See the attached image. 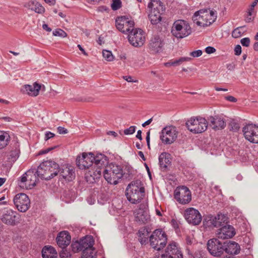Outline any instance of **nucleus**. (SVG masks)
Listing matches in <instances>:
<instances>
[{
    "instance_id": "11",
    "label": "nucleus",
    "mask_w": 258,
    "mask_h": 258,
    "mask_svg": "<svg viewBox=\"0 0 258 258\" xmlns=\"http://www.w3.org/2000/svg\"><path fill=\"white\" fill-rule=\"evenodd\" d=\"M128 40L130 44L133 46L141 47L145 42V34L140 29H134L128 34Z\"/></svg>"
},
{
    "instance_id": "49",
    "label": "nucleus",
    "mask_w": 258,
    "mask_h": 258,
    "mask_svg": "<svg viewBox=\"0 0 258 258\" xmlns=\"http://www.w3.org/2000/svg\"><path fill=\"white\" fill-rule=\"evenodd\" d=\"M136 127L135 126H131L129 128L124 130V134L125 135L133 134L136 131Z\"/></svg>"
},
{
    "instance_id": "28",
    "label": "nucleus",
    "mask_w": 258,
    "mask_h": 258,
    "mask_svg": "<svg viewBox=\"0 0 258 258\" xmlns=\"http://www.w3.org/2000/svg\"><path fill=\"white\" fill-rule=\"evenodd\" d=\"M211 224L215 227H222L228 222V218L224 214H219L210 219Z\"/></svg>"
},
{
    "instance_id": "6",
    "label": "nucleus",
    "mask_w": 258,
    "mask_h": 258,
    "mask_svg": "<svg viewBox=\"0 0 258 258\" xmlns=\"http://www.w3.org/2000/svg\"><path fill=\"white\" fill-rule=\"evenodd\" d=\"M191 28L188 22L183 20H177L173 24L171 33L177 38L186 37L191 33Z\"/></svg>"
},
{
    "instance_id": "9",
    "label": "nucleus",
    "mask_w": 258,
    "mask_h": 258,
    "mask_svg": "<svg viewBox=\"0 0 258 258\" xmlns=\"http://www.w3.org/2000/svg\"><path fill=\"white\" fill-rule=\"evenodd\" d=\"M160 139L165 144H171L177 138L178 132L173 125L164 127L160 134Z\"/></svg>"
},
{
    "instance_id": "24",
    "label": "nucleus",
    "mask_w": 258,
    "mask_h": 258,
    "mask_svg": "<svg viewBox=\"0 0 258 258\" xmlns=\"http://www.w3.org/2000/svg\"><path fill=\"white\" fill-rule=\"evenodd\" d=\"M41 88V85L34 83L33 85H25L23 87L22 91L30 96H36L38 95Z\"/></svg>"
},
{
    "instance_id": "57",
    "label": "nucleus",
    "mask_w": 258,
    "mask_h": 258,
    "mask_svg": "<svg viewBox=\"0 0 258 258\" xmlns=\"http://www.w3.org/2000/svg\"><path fill=\"white\" fill-rule=\"evenodd\" d=\"M225 99L227 100L232 102H235L237 101L236 98L232 96H226L225 97Z\"/></svg>"
},
{
    "instance_id": "60",
    "label": "nucleus",
    "mask_w": 258,
    "mask_h": 258,
    "mask_svg": "<svg viewBox=\"0 0 258 258\" xmlns=\"http://www.w3.org/2000/svg\"><path fill=\"white\" fill-rule=\"evenodd\" d=\"M123 79L128 82H136L137 81H134L130 76H124Z\"/></svg>"
},
{
    "instance_id": "61",
    "label": "nucleus",
    "mask_w": 258,
    "mask_h": 258,
    "mask_svg": "<svg viewBox=\"0 0 258 258\" xmlns=\"http://www.w3.org/2000/svg\"><path fill=\"white\" fill-rule=\"evenodd\" d=\"M77 47H78V48L79 49V50L80 51H82V52L85 55H86L87 56L88 55V53L85 51V50H84V49L81 46V45L80 44H78L77 45Z\"/></svg>"
},
{
    "instance_id": "42",
    "label": "nucleus",
    "mask_w": 258,
    "mask_h": 258,
    "mask_svg": "<svg viewBox=\"0 0 258 258\" xmlns=\"http://www.w3.org/2000/svg\"><path fill=\"white\" fill-rule=\"evenodd\" d=\"M102 55L104 58L106 59L107 61H112L114 59V57L112 55V53L110 51L103 50L102 51Z\"/></svg>"
},
{
    "instance_id": "5",
    "label": "nucleus",
    "mask_w": 258,
    "mask_h": 258,
    "mask_svg": "<svg viewBox=\"0 0 258 258\" xmlns=\"http://www.w3.org/2000/svg\"><path fill=\"white\" fill-rule=\"evenodd\" d=\"M103 176L109 183L115 185L123 176L122 169L119 165L111 163L104 168Z\"/></svg>"
},
{
    "instance_id": "1",
    "label": "nucleus",
    "mask_w": 258,
    "mask_h": 258,
    "mask_svg": "<svg viewBox=\"0 0 258 258\" xmlns=\"http://www.w3.org/2000/svg\"><path fill=\"white\" fill-rule=\"evenodd\" d=\"M76 164L80 169H85L94 164L99 166L107 165V159L106 156L102 154L95 155L91 152H84L81 155L77 156Z\"/></svg>"
},
{
    "instance_id": "56",
    "label": "nucleus",
    "mask_w": 258,
    "mask_h": 258,
    "mask_svg": "<svg viewBox=\"0 0 258 258\" xmlns=\"http://www.w3.org/2000/svg\"><path fill=\"white\" fill-rule=\"evenodd\" d=\"M250 43V40L248 38H243V46H248Z\"/></svg>"
},
{
    "instance_id": "41",
    "label": "nucleus",
    "mask_w": 258,
    "mask_h": 258,
    "mask_svg": "<svg viewBox=\"0 0 258 258\" xmlns=\"http://www.w3.org/2000/svg\"><path fill=\"white\" fill-rule=\"evenodd\" d=\"M229 127L230 130L236 132L239 129L240 125L237 120L234 119H232L229 123Z\"/></svg>"
},
{
    "instance_id": "55",
    "label": "nucleus",
    "mask_w": 258,
    "mask_h": 258,
    "mask_svg": "<svg viewBox=\"0 0 258 258\" xmlns=\"http://www.w3.org/2000/svg\"><path fill=\"white\" fill-rule=\"evenodd\" d=\"M57 131L60 134H66L68 133V130L61 126L58 127Z\"/></svg>"
},
{
    "instance_id": "10",
    "label": "nucleus",
    "mask_w": 258,
    "mask_h": 258,
    "mask_svg": "<svg viewBox=\"0 0 258 258\" xmlns=\"http://www.w3.org/2000/svg\"><path fill=\"white\" fill-rule=\"evenodd\" d=\"M37 179V176L34 171L29 170L22 176L18 184L22 188L31 189L36 185Z\"/></svg>"
},
{
    "instance_id": "53",
    "label": "nucleus",
    "mask_w": 258,
    "mask_h": 258,
    "mask_svg": "<svg viewBox=\"0 0 258 258\" xmlns=\"http://www.w3.org/2000/svg\"><path fill=\"white\" fill-rule=\"evenodd\" d=\"M205 51L208 54H211L216 51V49L212 46H208L205 48Z\"/></svg>"
},
{
    "instance_id": "31",
    "label": "nucleus",
    "mask_w": 258,
    "mask_h": 258,
    "mask_svg": "<svg viewBox=\"0 0 258 258\" xmlns=\"http://www.w3.org/2000/svg\"><path fill=\"white\" fill-rule=\"evenodd\" d=\"M24 7L37 13L42 14L44 12L45 9L38 2L36 1H30L24 5Z\"/></svg>"
},
{
    "instance_id": "30",
    "label": "nucleus",
    "mask_w": 258,
    "mask_h": 258,
    "mask_svg": "<svg viewBox=\"0 0 258 258\" xmlns=\"http://www.w3.org/2000/svg\"><path fill=\"white\" fill-rule=\"evenodd\" d=\"M134 215L136 221L145 223L150 219V215L146 210L141 208L135 210Z\"/></svg>"
},
{
    "instance_id": "47",
    "label": "nucleus",
    "mask_w": 258,
    "mask_h": 258,
    "mask_svg": "<svg viewBox=\"0 0 258 258\" xmlns=\"http://www.w3.org/2000/svg\"><path fill=\"white\" fill-rule=\"evenodd\" d=\"M60 258H71V254L70 252L64 248H62V250L59 253Z\"/></svg>"
},
{
    "instance_id": "21",
    "label": "nucleus",
    "mask_w": 258,
    "mask_h": 258,
    "mask_svg": "<svg viewBox=\"0 0 258 258\" xmlns=\"http://www.w3.org/2000/svg\"><path fill=\"white\" fill-rule=\"evenodd\" d=\"M59 178H63L68 181H72L75 177V173L73 168L71 166H62L58 167Z\"/></svg>"
},
{
    "instance_id": "36",
    "label": "nucleus",
    "mask_w": 258,
    "mask_h": 258,
    "mask_svg": "<svg viewBox=\"0 0 258 258\" xmlns=\"http://www.w3.org/2000/svg\"><path fill=\"white\" fill-rule=\"evenodd\" d=\"M148 7L150 9L155 8L156 11L164 12L165 11V7L163 4L159 0H154L153 2L148 4Z\"/></svg>"
},
{
    "instance_id": "45",
    "label": "nucleus",
    "mask_w": 258,
    "mask_h": 258,
    "mask_svg": "<svg viewBox=\"0 0 258 258\" xmlns=\"http://www.w3.org/2000/svg\"><path fill=\"white\" fill-rule=\"evenodd\" d=\"M72 249L75 252L83 250L81 241L80 242H75L72 244Z\"/></svg>"
},
{
    "instance_id": "58",
    "label": "nucleus",
    "mask_w": 258,
    "mask_h": 258,
    "mask_svg": "<svg viewBox=\"0 0 258 258\" xmlns=\"http://www.w3.org/2000/svg\"><path fill=\"white\" fill-rule=\"evenodd\" d=\"M54 148L53 147H51V148H48L45 150H41L40 151V153L39 154H46L47 153H48L49 151H50L51 150H52V149H53Z\"/></svg>"
},
{
    "instance_id": "52",
    "label": "nucleus",
    "mask_w": 258,
    "mask_h": 258,
    "mask_svg": "<svg viewBox=\"0 0 258 258\" xmlns=\"http://www.w3.org/2000/svg\"><path fill=\"white\" fill-rule=\"evenodd\" d=\"M241 53V47L240 45H237L234 48V54L236 55H239Z\"/></svg>"
},
{
    "instance_id": "40",
    "label": "nucleus",
    "mask_w": 258,
    "mask_h": 258,
    "mask_svg": "<svg viewBox=\"0 0 258 258\" xmlns=\"http://www.w3.org/2000/svg\"><path fill=\"white\" fill-rule=\"evenodd\" d=\"M191 58L188 57H181L178 59L173 60L172 66L177 67L181 64L183 62L188 61L190 60Z\"/></svg>"
},
{
    "instance_id": "3",
    "label": "nucleus",
    "mask_w": 258,
    "mask_h": 258,
    "mask_svg": "<svg viewBox=\"0 0 258 258\" xmlns=\"http://www.w3.org/2000/svg\"><path fill=\"white\" fill-rule=\"evenodd\" d=\"M125 195L131 203H139L145 196V188L142 182L139 180L132 181L127 186Z\"/></svg>"
},
{
    "instance_id": "48",
    "label": "nucleus",
    "mask_w": 258,
    "mask_h": 258,
    "mask_svg": "<svg viewBox=\"0 0 258 258\" xmlns=\"http://www.w3.org/2000/svg\"><path fill=\"white\" fill-rule=\"evenodd\" d=\"M19 150L17 149L10 152V157L13 160H15L19 157Z\"/></svg>"
},
{
    "instance_id": "64",
    "label": "nucleus",
    "mask_w": 258,
    "mask_h": 258,
    "mask_svg": "<svg viewBox=\"0 0 258 258\" xmlns=\"http://www.w3.org/2000/svg\"><path fill=\"white\" fill-rule=\"evenodd\" d=\"M44 1L50 6L54 5L55 4V0H44Z\"/></svg>"
},
{
    "instance_id": "25",
    "label": "nucleus",
    "mask_w": 258,
    "mask_h": 258,
    "mask_svg": "<svg viewBox=\"0 0 258 258\" xmlns=\"http://www.w3.org/2000/svg\"><path fill=\"white\" fill-rule=\"evenodd\" d=\"M83 249H84V257L87 258L86 255L88 252L92 251L94 245V240L91 236H86L81 240Z\"/></svg>"
},
{
    "instance_id": "20",
    "label": "nucleus",
    "mask_w": 258,
    "mask_h": 258,
    "mask_svg": "<svg viewBox=\"0 0 258 258\" xmlns=\"http://www.w3.org/2000/svg\"><path fill=\"white\" fill-rule=\"evenodd\" d=\"M106 165L101 166L94 164L92 165L91 170H89L85 175L87 182L93 183L96 181V180L99 179Z\"/></svg>"
},
{
    "instance_id": "13",
    "label": "nucleus",
    "mask_w": 258,
    "mask_h": 258,
    "mask_svg": "<svg viewBox=\"0 0 258 258\" xmlns=\"http://www.w3.org/2000/svg\"><path fill=\"white\" fill-rule=\"evenodd\" d=\"M174 198L180 204L185 205L191 200V195L189 189L185 186L177 187L174 190Z\"/></svg>"
},
{
    "instance_id": "23",
    "label": "nucleus",
    "mask_w": 258,
    "mask_h": 258,
    "mask_svg": "<svg viewBox=\"0 0 258 258\" xmlns=\"http://www.w3.org/2000/svg\"><path fill=\"white\" fill-rule=\"evenodd\" d=\"M71 236L67 231H61L59 233L56 241L58 245L62 248H65L71 242Z\"/></svg>"
},
{
    "instance_id": "59",
    "label": "nucleus",
    "mask_w": 258,
    "mask_h": 258,
    "mask_svg": "<svg viewBox=\"0 0 258 258\" xmlns=\"http://www.w3.org/2000/svg\"><path fill=\"white\" fill-rule=\"evenodd\" d=\"M257 3L258 0H254L248 8L252 10H254V7L257 5Z\"/></svg>"
},
{
    "instance_id": "4",
    "label": "nucleus",
    "mask_w": 258,
    "mask_h": 258,
    "mask_svg": "<svg viewBox=\"0 0 258 258\" xmlns=\"http://www.w3.org/2000/svg\"><path fill=\"white\" fill-rule=\"evenodd\" d=\"M58 164L52 161H46L38 167L37 176L45 180H49L58 174Z\"/></svg>"
},
{
    "instance_id": "14",
    "label": "nucleus",
    "mask_w": 258,
    "mask_h": 258,
    "mask_svg": "<svg viewBox=\"0 0 258 258\" xmlns=\"http://www.w3.org/2000/svg\"><path fill=\"white\" fill-rule=\"evenodd\" d=\"M117 29L124 34H129L134 29V22L125 16L118 17L115 21Z\"/></svg>"
},
{
    "instance_id": "51",
    "label": "nucleus",
    "mask_w": 258,
    "mask_h": 258,
    "mask_svg": "<svg viewBox=\"0 0 258 258\" xmlns=\"http://www.w3.org/2000/svg\"><path fill=\"white\" fill-rule=\"evenodd\" d=\"M202 54V51L201 50H197L193 51L190 53V55L194 57H198Z\"/></svg>"
},
{
    "instance_id": "43",
    "label": "nucleus",
    "mask_w": 258,
    "mask_h": 258,
    "mask_svg": "<svg viewBox=\"0 0 258 258\" xmlns=\"http://www.w3.org/2000/svg\"><path fill=\"white\" fill-rule=\"evenodd\" d=\"M122 6L121 0H112V4L111 5V9L113 11H116L119 9Z\"/></svg>"
},
{
    "instance_id": "29",
    "label": "nucleus",
    "mask_w": 258,
    "mask_h": 258,
    "mask_svg": "<svg viewBox=\"0 0 258 258\" xmlns=\"http://www.w3.org/2000/svg\"><path fill=\"white\" fill-rule=\"evenodd\" d=\"M163 43L161 39L158 36H154L150 40L149 48L153 52H158L162 49Z\"/></svg>"
},
{
    "instance_id": "37",
    "label": "nucleus",
    "mask_w": 258,
    "mask_h": 258,
    "mask_svg": "<svg viewBox=\"0 0 258 258\" xmlns=\"http://www.w3.org/2000/svg\"><path fill=\"white\" fill-rule=\"evenodd\" d=\"M138 234L139 240L141 243L142 244H146L148 240V238H150L148 230L145 228L141 229L139 231Z\"/></svg>"
},
{
    "instance_id": "7",
    "label": "nucleus",
    "mask_w": 258,
    "mask_h": 258,
    "mask_svg": "<svg viewBox=\"0 0 258 258\" xmlns=\"http://www.w3.org/2000/svg\"><path fill=\"white\" fill-rule=\"evenodd\" d=\"M208 121L201 116L190 117L186 122L188 130L195 134L204 132L208 127Z\"/></svg>"
},
{
    "instance_id": "22",
    "label": "nucleus",
    "mask_w": 258,
    "mask_h": 258,
    "mask_svg": "<svg viewBox=\"0 0 258 258\" xmlns=\"http://www.w3.org/2000/svg\"><path fill=\"white\" fill-rule=\"evenodd\" d=\"M235 234L234 228L230 225L221 227L217 231V236L222 239L232 238Z\"/></svg>"
},
{
    "instance_id": "26",
    "label": "nucleus",
    "mask_w": 258,
    "mask_h": 258,
    "mask_svg": "<svg viewBox=\"0 0 258 258\" xmlns=\"http://www.w3.org/2000/svg\"><path fill=\"white\" fill-rule=\"evenodd\" d=\"M240 250V246L234 241H229L224 243V251L228 254H237Z\"/></svg>"
},
{
    "instance_id": "63",
    "label": "nucleus",
    "mask_w": 258,
    "mask_h": 258,
    "mask_svg": "<svg viewBox=\"0 0 258 258\" xmlns=\"http://www.w3.org/2000/svg\"><path fill=\"white\" fill-rule=\"evenodd\" d=\"M42 28L44 30H45L47 32H50L51 31V29L49 28L48 26L46 24H43Z\"/></svg>"
},
{
    "instance_id": "19",
    "label": "nucleus",
    "mask_w": 258,
    "mask_h": 258,
    "mask_svg": "<svg viewBox=\"0 0 258 258\" xmlns=\"http://www.w3.org/2000/svg\"><path fill=\"white\" fill-rule=\"evenodd\" d=\"M1 220L7 225L14 226L19 222L20 215L16 211L9 209L4 213Z\"/></svg>"
},
{
    "instance_id": "39",
    "label": "nucleus",
    "mask_w": 258,
    "mask_h": 258,
    "mask_svg": "<svg viewBox=\"0 0 258 258\" xmlns=\"http://www.w3.org/2000/svg\"><path fill=\"white\" fill-rule=\"evenodd\" d=\"M249 233L246 234L244 237H243V242L245 243L246 249H247V254L249 255L250 253V248L252 243V239L249 237ZM244 244L243 243V245Z\"/></svg>"
},
{
    "instance_id": "50",
    "label": "nucleus",
    "mask_w": 258,
    "mask_h": 258,
    "mask_svg": "<svg viewBox=\"0 0 258 258\" xmlns=\"http://www.w3.org/2000/svg\"><path fill=\"white\" fill-rule=\"evenodd\" d=\"M86 254H87L86 255L85 257L87 258H94V256L95 255L94 248H92V251L91 252H88ZM82 258H85L84 257V249L82 250Z\"/></svg>"
},
{
    "instance_id": "62",
    "label": "nucleus",
    "mask_w": 258,
    "mask_h": 258,
    "mask_svg": "<svg viewBox=\"0 0 258 258\" xmlns=\"http://www.w3.org/2000/svg\"><path fill=\"white\" fill-rule=\"evenodd\" d=\"M0 119H3L6 122H10L12 120V118L8 116L0 117Z\"/></svg>"
},
{
    "instance_id": "15",
    "label": "nucleus",
    "mask_w": 258,
    "mask_h": 258,
    "mask_svg": "<svg viewBox=\"0 0 258 258\" xmlns=\"http://www.w3.org/2000/svg\"><path fill=\"white\" fill-rule=\"evenodd\" d=\"M13 201L17 209L21 212H25L30 208V199L25 194L21 193L16 195Z\"/></svg>"
},
{
    "instance_id": "18",
    "label": "nucleus",
    "mask_w": 258,
    "mask_h": 258,
    "mask_svg": "<svg viewBox=\"0 0 258 258\" xmlns=\"http://www.w3.org/2000/svg\"><path fill=\"white\" fill-rule=\"evenodd\" d=\"M207 248L210 254L214 256H220L224 251V245L217 239H211L207 242Z\"/></svg>"
},
{
    "instance_id": "2",
    "label": "nucleus",
    "mask_w": 258,
    "mask_h": 258,
    "mask_svg": "<svg viewBox=\"0 0 258 258\" xmlns=\"http://www.w3.org/2000/svg\"><path fill=\"white\" fill-rule=\"evenodd\" d=\"M217 13L216 11L210 9H201L195 13L192 21L197 26L206 27L210 26L217 19Z\"/></svg>"
},
{
    "instance_id": "12",
    "label": "nucleus",
    "mask_w": 258,
    "mask_h": 258,
    "mask_svg": "<svg viewBox=\"0 0 258 258\" xmlns=\"http://www.w3.org/2000/svg\"><path fill=\"white\" fill-rule=\"evenodd\" d=\"M243 135L250 143L258 144V126L248 123L243 127Z\"/></svg>"
},
{
    "instance_id": "35",
    "label": "nucleus",
    "mask_w": 258,
    "mask_h": 258,
    "mask_svg": "<svg viewBox=\"0 0 258 258\" xmlns=\"http://www.w3.org/2000/svg\"><path fill=\"white\" fill-rule=\"evenodd\" d=\"M10 136L7 132L0 131V150L6 147L10 141Z\"/></svg>"
},
{
    "instance_id": "38",
    "label": "nucleus",
    "mask_w": 258,
    "mask_h": 258,
    "mask_svg": "<svg viewBox=\"0 0 258 258\" xmlns=\"http://www.w3.org/2000/svg\"><path fill=\"white\" fill-rule=\"evenodd\" d=\"M255 16V11L247 8L244 16V21L246 23H250L253 20Z\"/></svg>"
},
{
    "instance_id": "17",
    "label": "nucleus",
    "mask_w": 258,
    "mask_h": 258,
    "mask_svg": "<svg viewBox=\"0 0 258 258\" xmlns=\"http://www.w3.org/2000/svg\"><path fill=\"white\" fill-rule=\"evenodd\" d=\"M184 216L188 223L194 225H199L202 221V216L200 213L194 208L186 209L184 211Z\"/></svg>"
},
{
    "instance_id": "46",
    "label": "nucleus",
    "mask_w": 258,
    "mask_h": 258,
    "mask_svg": "<svg viewBox=\"0 0 258 258\" xmlns=\"http://www.w3.org/2000/svg\"><path fill=\"white\" fill-rule=\"evenodd\" d=\"M53 34L55 36H60L61 37H66L67 36V33L63 30L60 29L53 31Z\"/></svg>"
},
{
    "instance_id": "33",
    "label": "nucleus",
    "mask_w": 258,
    "mask_h": 258,
    "mask_svg": "<svg viewBox=\"0 0 258 258\" xmlns=\"http://www.w3.org/2000/svg\"><path fill=\"white\" fill-rule=\"evenodd\" d=\"M170 155L167 153H162L159 157V165L161 168L165 169L170 164Z\"/></svg>"
},
{
    "instance_id": "27",
    "label": "nucleus",
    "mask_w": 258,
    "mask_h": 258,
    "mask_svg": "<svg viewBox=\"0 0 258 258\" xmlns=\"http://www.w3.org/2000/svg\"><path fill=\"white\" fill-rule=\"evenodd\" d=\"M209 121L210 125L214 130H222L226 126V122L224 119L218 116H210Z\"/></svg>"
},
{
    "instance_id": "16",
    "label": "nucleus",
    "mask_w": 258,
    "mask_h": 258,
    "mask_svg": "<svg viewBox=\"0 0 258 258\" xmlns=\"http://www.w3.org/2000/svg\"><path fill=\"white\" fill-rule=\"evenodd\" d=\"M156 258H183V256L176 243L172 242L167 246L165 253L157 255Z\"/></svg>"
},
{
    "instance_id": "32",
    "label": "nucleus",
    "mask_w": 258,
    "mask_h": 258,
    "mask_svg": "<svg viewBox=\"0 0 258 258\" xmlns=\"http://www.w3.org/2000/svg\"><path fill=\"white\" fill-rule=\"evenodd\" d=\"M43 258H56L57 252L54 247L51 246H45L42 250Z\"/></svg>"
},
{
    "instance_id": "34",
    "label": "nucleus",
    "mask_w": 258,
    "mask_h": 258,
    "mask_svg": "<svg viewBox=\"0 0 258 258\" xmlns=\"http://www.w3.org/2000/svg\"><path fill=\"white\" fill-rule=\"evenodd\" d=\"M163 12L159 11H156L155 8L151 9L150 14L149 15V19L151 22L153 24H156L160 22L161 20V14Z\"/></svg>"
},
{
    "instance_id": "44",
    "label": "nucleus",
    "mask_w": 258,
    "mask_h": 258,
    "mask_svg": "<svg viewBox=\"0 0 258 258\" xmlns=\"http://www.w3.org/2000/svg\"><path fill=\"white\" fill-rule=\"evenodd\" d=\"M242 35V27H239L235 29L232 33V36L235 38H239Z\"/></svg>"
},
{
    "instance_id": "54",
    "label": "nucleus",
    "mask_w": 258,
    "mask_h": 258,
    "mask_svg": "<svg viewBox=\"0 0 258 258\" xmlns=\"http://www.w3.org/2000/svg\"><path fill=\"white\" fill-rule=\"evenodd\" d=\"M54 136V134L50 132H47L45 134V140L46 141L53 138Z\"/></svg>"
},
{
    "instance_id": "8",
    "label": "nucleus",
    "mask_w": 258,
    "mask_h": 258,
    "mask_svg": "<svg viewBox=\"0 0 258 258\" xmlns=\"http://www.w3.org/2000/svg\"><path fill=\"white\" fill-rule=\"evenodd\" d=\"M167 242V235L161 229H156L150 236L151 246L157 250L163 248Z\"/></svg>"
}]
</instances>
